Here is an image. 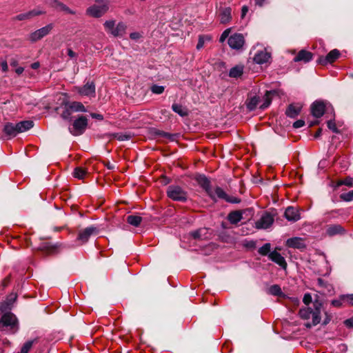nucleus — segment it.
<instances>
[{"label": "nucleus", "mask_w": 353, "mask_h": 353, "mask_svg": "<svg viewBox=\"0 0 353 353\" xmlns=\"http://www.w3.org/2000/svg\"><path fill=\"white\" fill-rule=\"evenodd\" d=\"M0 330L11 334L19 330V323L16 316L10 312H6L0 319Z\"/></svg>", "instance_id": "1"}, {"label": "nucleus", "mask_w": 353, "mask_h": 353, "mask_svg": "<svg viewBox=\"0 0 353 353\" xmlns=\"http://www.w3.org/2000/svg\"><path fill=\"white\" fill-rule=\"evenodd\" d=\"M314 310H312L310 307L302 308L299 310V316L303 319H309L312 316V325H316L321 321V309L322 303L319 301L316 300L314 302Z\"/></svg>", "instance_id": "2"}, {"label": "nucleus", "mask_w": 353, "mask_h": 353, "mask_svg": "<svg viewBox=\"0 0 353 353\" xmlns=\"http://www.w3.org/2000/svg\"><path fill=\"white\" fill-rule=\"evenodd\" d=\"M105 30L114 37H121L125 33L126 25L123 22L116 24L114 20L106 21L104 24Z\"/></svg>", "instance_id": "3"}, {"label": "nucleus", "mask_w": 353, "mask_h": 353, "mask_svg": "<svg viewBox=\"0 0 353 353\" xmlns=\"http://www.w3.org/2000/svg\"><path fill=\"white\" fill-rule=\"evenodd\" d=\"M168 196L173 201L185 202L188 199L187 192L180 186L172 185L167 188Z\"/></svg>", "instance_id": "4"}, {"label": "nucleus", "mask_w": 353, "mask_h": 353, "mask_svg": "<svg viewBox=\"0 0 353 353\" xmlns=\"http://www.w3.org/2000/svg\"><path fill=\"white\" fill-rule=\"evenodd\" d=\"M88 123L87 117L81 115L73 121L72 126L69 127V131L74 136L81 135L85 131Z\"/></svg>", "instance_id": "5"}, {"label": "nucleus", "mask_w": 353, "mask_h": 353, "mask_svg": "<svg viewBox=\"0 0 353 353\" xmlns=\"http://www.w3.org/2000/svg\"><path fill=\"white\" fill-rule=\"evenodd\" d=\"M107 3L104 0H97L96 3L88 8L87 12L92 17H100L108 10Z\"/></svg>", "instance_id": "6"}, {"label": "nucleus", "mask_w": 353, "mask_h": 353, "mask_svg": "<svg viewBox=\"0 0 353 353\" xmlns=\"http://www.w3.org/2000/svg\"><path fill=\"white\" fill-rule=\"evenodd\" d=\"M99 232V230L98 228L95 226L92 225L87 227L79 231L77 240L79 241L81 244L85 243L91 236L98 235Z\"/></svg>", "instance_id": "7"}, {"label": "nucleus", "mask_w": 353, "mask_h": 353, "mask_svg": "<svg viewBox=\"0 0 353 353\" xmlns=\"http://www.w3.org/2000/svg\"><path fill=\"white\" fill-rule=\"evenodd\" d=\"M274 217L270 213L265 212L261 217L256 222V228L257 229H267L269 228L274 223Z\"/></svg>", "instance_id": "8"}, {"label": "nucleus", "mask_w": 353, "mask_h": 353, "mask_svg": "<svg viewBox=\"0 0 353 353\" xmlns=\"http://www.w3.org/2000/svg\"><path fill=\"white\" fill-rule=\"evenodd\" d=\"M228 43L231 48L239 50L244 45L245 39L243 34L236 33L229 37Z\"/></svg>", "instance_id": "9"}, {"label": "nucleus", "mask_w": 353, "mask_h": 353, "mask_svg": "<svg viewBox=\"0 0 353 353\" xmlns=\"http://www.w3.org/2000/svg\"><path fill=\"white\" fill-rule=\"evenodd\" d=\"M52 25L48 24V25L34 31V32L31 33L30 35V39L32 41H38V40L42 39L43 37H44L45 36H46L47 34H48L50 33V32L52 30Z\"/></svg>", "instance_id": "10"}, {"label": "nucleus", "mask_w": 353, "mask_h": 353, "mask_svg": "<svg viewBox=\"0 0 353 353\" xmlns=\"http://www.w3.org/2000/svg\"><path fill=\"white\" fill-rule=\"evenodd\" d=\"M326 105L323 101H316L311 105V112L316 118L321 117L325 112Z\"/></svg>", "instance_id": "11"}, {"label": "nucleus", "mask_w": 353, "mask_h": 353, "mask_svg": "<svg viewBox=\"0 0 353 353\" xmlns=\"http://www.w3.org/2000/svg\"><path fill=\"white\" fill-rule=\"evenodd\" d=\"M78 92L81 96H86L90 98L95 97V85L93 82H88L82 87L77 88Z\"/></svg>", "instance_id": "12"}, {"label": "nucleus", "mask_w": 353, "mask_h": 353, "mask_svg": "<svg viewBox=\"0 0 353 353\" xmlns=\"http://www.w3.org/2000/svg\"><path fill=\"white\" fill-rule=\"evenodd\" d=\"M195 180L199 185L205 190L208 196H212L211 183L208 177H206L204 174H199L196 176Z\"/></svg>", "instance_id": "13"}, {"label": "nucleus", "mask_w": 353, "mask_h": 353, "mask_svg": "<svg viewBox=\"0 0 353 353\" xmlns=\"http://www.w3.org/2000/svg\"><path fill=\"white\" fill-rule=\"evenodd\" d=\"M285 245L288 248L303 250L306 248L305 240L301 237H292L288 239L285 242Z\"/></svg>", "instance_id": "14"}, {"label": "nucleus", "mask_w": 353, "mask_h": 353, "mask_svg": "<svg viewBox=\"0 0 353 353\" xmlns=\"http://www.w3.org/2000/svg\"><path fill=\"white\" fill-rule=\"evenodd\" d=\"M339 51L336 49H334L331 50L325 57H319L318 63L322 65L332 63L339 58Z\"/></svg>", "instance_id": "15"}, {"label": "nucleus", "mask_w": 353, "mask_h": 353, "mask_svg": "<svg viewBox=\"0 0 353 353\" xmlns=\"http://www.w3.org/2000/svg\"><path fill=\"white\" fill-rule=\"evenodd\" d=\"M284 216L288 221L292 222L298 221L301 219L299 210L292 206H289L285 209Z\"/></svg>", "instance_id": "16"}, {"label": "nucleus", "mask_w": 353, "mask_h": 353, "mask_svg": "<svg viewBox=\"0 0 353 353\" xmlns=\"http://www.w3.org/2000/svg\"><path fill=\"white\" fill-rule=\"evenodd\" d=\"M268 258L281 268L285 270L287 268V263L283 256L276 251H272L268 254Z\"/></svg>", "instance_id": "17"}, {"label": "nucleus", "mask_w": 353, "mask_h": 353, "mask_svg": "<svg viewBox=\"0 0 353 353\" xmlns=\"http://www.w3.org/2000/svg\"><path fill=\"white\" fill-rule=\"evenodd\" d=\"M302 109V105L301 103L290 104L285 112L286 115L290 118L296 117Z\"/></svg>", "instance_id": "18"}, {"label": "nucleus", "mask_w": 353, "mask_h": 353, "mask_svg": "<svg viewBox=\"0 0 353 353\" xmlns=\"http://www.w3.org/2000/svg\"><path fill=\"white\" fill-rule=\"evenodd\" d=\"M270 54L264 50L258 51L254 56V61L258 64L267 63L270 59Z\"/></svg>", "instance_id": "19"}, {"label": "nucleus", "mask_w": 353, "mask_h": 353, "mask_svg": "<svg viewBox=\"0 0 353 353\" xmlns=\"http://www.w3.org/2000/svg\"><path fill=\"white\" fill-rule=\"evenodd\" d=\"M312 59V54L307 50H301L298 54L294 57L295 62L303 61L305 63L309 62Z\"/></svg>", "instance_id": "20"}, {"label": "nucleus", "mask_w": 353, "mask_h": 353, "mask_svg": "<svg viewBox=\"0 0 353 353\" xmlns=\"http://www.w3.org/2000/svg\"><path fill=\"white\" fill-rule=\"evenodd\" d=\"M212 196H209L212 200L216 201L217 199H221L223 200H226L228 197V194L225 192V191L219 188L216 187L214 190L211 189Z\"/></svg>", "instance_id": "21"}, {"label": "nucleus", "mask_w": 353, "mask_h": 353, "mask_svg": "<svg viewBox=\"0 0 353 353\" xmlns=\"http://www.w3.org/2000/svg\"><path fill=\"white\" fill-rule=\"evenodd\" d=\"M243 219V212L241 210L232 211L228 215V220L232 224H236Z\"/></svg>", "instance_id": "22"}, {"label": "nucleus", "mask_w": 353, "mask_h": 353, "mask_svg": "<svg viewBox=\"0 0 353 353\" xmlns=\"http://www.w3.org/2000/svg\"><path fill=\"white\" fill-rule=\"evenodd\" d=\"M3 132L6 134L10 137H15L18 133V130L17 128V124H14L12 123H7L3 128Z\"/></svg>", "instance_id": "23"}, {"label": "nucleus", "mask_w": 353, "mask_h": 353, "mask_svg": "<svg viewBox=\"0 0 353 353\" xmlns=\"http://www.w3.org/2000/svg\"><path fill=\"white\" fill-rule=\"evenodd\" d=\"M42 13L43 12L41 11L33 10L28 11L25 13H21V14H18L16 17V19L19 21L30 19H32V17L39 15Z\"/></svg>", "instance_id": "24"}, {"label": "nucleus", "mask_w": 353, "mask_h": 353, "mask_svg": "<svg viewBox=\"0 0 353 353\" xmlns=\"http://www.w3.org/2000/svg\"><path fill=\"white\" fill-rule=\"evenodd\" d=\"M345 232L344 228L340 225H331L327 228L326 233L329 236H334L338 234H343Z\"/></svg>", "instance_id": "25"}, {"label": "nucleus", "mask_w": 353, "mask_h": 353, "mask_svg": "<svg viewBox=\"0 0 353 353\" xmlns=\"http://www.w3.org/2000/svg\"><path fill=\"white\" fill-rule=\"evenodd\" d=\"M34 123L32 121H23L17 123V128L19 133H21L31 129Z\"/></svg>", "instance_id": "26"}, {"label": "nucleus", "mask_w": 353, "mask_h": 353, "mask_svg": "<svg viewBox=\"0 0 353 353\" xmlns=\"http://www.w3.org/2000/svg\"><path fill=\"white\" fill-rule=\"evenodd\" d=\"M244 67L242 65H237L232 68L229 72V77L231 78L237 79L242 76L243 73Z\"/></svg>", "instance_id": "27"}, {"label": "nucleus", "mask_w": 353, "mask_h": 353, "mask_svg": "<svg viewBox=\"0 0 353 353\" xmlns=\"http://www.w3.org/2000/svg\"><path fill=\"white\" fill-rule=\"evenodd\" d=\"M172 110L177 113L181 117H186L188 115V109L181 104L173 103L172 105Z\"/></svg>", "instance_id": "28"}, {"label": "nucleus", "mask_w": 353, "mask_h": 353, "mask_svg": "<svg viewBox=\"0 0 353 353\" xmlns=\"http://www.w3.org/2000/svg\"><path fill=\"white\" fill-rule=\"evenodd\" d=\"M68 104L69 105V107H70V110H72V112H87L85 107L81 102L72 101L70 103H68Z\"/></svg>", "instance_id": "29"}, {"label": "nucleus", "mask_w": 353, "mask_h": 353, "mask_svg": "<svg viewBox=\"0 0 353 353\" xmlns=\"http://www.w3.org/2000/svg\"><path fill=\"white\" fill-rule=\"evenodd\" d=\"M267 292L269 294L273 295V296H278L281 297H284L285 294L282 292L281 287L279 285H271L267 290Z\"/></svg>", "instance_id": "30"}, {"label": "nucleus", "mask_w": 353, "mask_h": 353, "mask_svg": "<svg viewBox=\"0 0 353 353\" xmlns=\"http://www.w3.org/2000/svg\"><path fill=\"white\" fill-rule=\"evenodd\" d=\"M231 12L232 10L230 8H225L223 9L220 13V21L222 23H228L231 19Z\"/></svg>", "instance_id": "31"}, {"label": "nucleus", "mask_w": 353, "mask_h": 353, "mask_svg": "<svg viewBox=\"0 0 353 353\" xmlns=\"http://www.w3.org/2000/svg\"><path fill=\"white\" fill-rule=\"evenodd\" d=\"M142 221V217L137 215H129L127 217V222L134 227H137Z\"/></svg>", "instance_id": "32"}, {"label": "nucleus", "mask_w": 353, "mask_h": 353, "mask_svg": "<svg viewBox=\"0 0 353 353\" xmlns=\"http://www.w3.org/2000/svg\"><path fill=\"white\" fill-rule=\"evenodd\" d=\"M259 97H256V96L249 99L246 102V105H247L248 109L249 110H254L256 108V106L259 103Z\"/></svg>", "instance_id": "33"}, {"label": "nucleus", "mask_w": 353, "mask_h": 353, "mask_svg": "<svg viewBox=\"0 0 353 353\" xmlns=\"http://www.w3.org/2000/svg\"><path fill=\"white\" fill-rule=\"evenodd\" d=\"M271 245L270 243H265L262 247H261L258 252L263 256L268 255L271 252Z\"/></svg>", "instance_id": "34"}, {"label": "nucleus", "mask_w": 353, "mask_h": 353, "mask_svg": "<svg viewBox=\"0 0 353 353\" xmlns=\"http://www.w3.org/2000/svg\"><path fill=\"white\" fill-rule=\"evenodd\" d=\"M72 112H73L70 110L69 105L66 103L65 110L61 113V117L64 120H70Z\"/></svg>", "instance_id": "35"}, {"label": "nucleus", "mask_w": 353, "mask_h": 353, "mask_svg": "<svg viewBox=\"0 0 353 353\" xmlns=\"http://www.w3.org/2000/svg\"><path fill=\"white\" fill-rule=\"evenodd\" d=\"M35 341H37V339L26 342L21 349V353H28Z\"/></svg>", "instance_id": "36"}, {"label": "nucleus", "mask_w": 353, "mask_h": 353, "mask_svg": "<svg viewBox=\"0 0 353 353\" xmlns=\"http://www.w3.org/2000/svg\"><path fill=\"white\" fill-rule=\"evenodd\" d=\"M86 174V172L81 168H76L74 170V176L79 179H83Z\"/></svg>", "instance_id": "37"}, {"label": "nucleus", "mask_w": 353, "mask_h": 353, "mask_svg": "<svg viewBox=\"0 0 353 353\" xmlns=\"http://www.w3.org/2000/svg\"><path fill=\"white\" fill-rule=\"evenodd\" d=\"M272 94V91H267L266 94L264 97V103L261 105V109H265L268 108L271 103L270 94Z\"/></svg>", "instance_id": "38"}, {"label": "nucleus", "mask_w": 353, "mask_h": 353, "mask_svg": "<svg viewBox=\"0 0 353 353\" xmlns=\"http://www.w3.org/2000/svg\"><path fill=\"white\" fill-rule=\"evenodd\" d=\"M340 198L347 202H350L353 201V190H351L348 192L343 193L340 195Z\"/></svg>", "instance_id": "39"}, {"label": "nucleus", "mask_w": 353, "mask_h": 353, "mask_svg": "<svg viewBox=\"0 0 353 353\" xmlns=\"http://www.w3.org/2000/svg\"><path fill=\"white\" fill-rule=\"evenodd\" d=\"M342 185H345L348 187H352L353 185V179L350 177H348L345 179L344 180H341L337 183V186H340Z\"/></svg>", "instance_id": "40"}, {"label": "nucleus", "mask_w": 353, "mask_h": 353, "mask_svg": "<svg viewBox=\"0 0 353 353\" xmlns=\"http://www.w3.org/2000/svg\"><path fill=\"white\" fill-rule=\"evenodd\" d=\"M165 90L164 86L159 85H153L151 87V91L157 94H160L163 92Z\"/></svg>", "instance_id": "41"}, {"label": "nucleus", "mask_w": 353, "mask_h": 353, "mask_svg": "<svg viewBox=\"0 0 353 353\" xmlns=\"http://www.w3.org/2000/svg\"><path fill=\"white\" fill-rule=\"evenodd\" d=\"M11 306L10 303L5 301L0 305V311L5 313L8 312L11 310Z\"/></svg>", "instance_id": "42"}, {"label": "nucleus", "mask_w": 353, "mask_h": 353, "mask_svg": "<svg viewBox=\"0 0 353 353\" xmlns=\"http://www.w3.org/2000/svg\"><path fill=\"white\" fill-rule=\"evenodd\" d=\"M115 137L119 141H128V140L130 139L131 135L130 134H127V133H125V134L120 133V134H117L115 135Z\"/></svg>", "instance_id": "43"}, {"label": "nucleus", "mask_w": 353, "mask_h": 353, "mask_svg": "<svg viewBox=\"0 0 353 353\" xmlns=\"http://www.w3.org/2000/svg\"><path fill=\"white\" fill-rule=\"evenodd\" d=\"M327 128L331 130L333 132L337 133L338 129L336 126V123L334 122V119H330L327 121Z\"/></svg>", "instance_id": "44"}, {"label": "nucleus", "mask_w": 353, "mask_h": 353, "mask_svg": "<svg viewBox=\"0 0 353 353\" xmlns=\"http://www.w3.org/2000/svg\"><path fill=\"white\" fill-rule=\"evenodd\" d=\"M205 37H204V36H199V41H198L197 45H196L197 50H201L203 47L204 43H205ZM206 38L208 39H210V38H208V37H206Z\"/></svg>", "instance_id": "45"}, {"label": "nucleus", "mask_w": 353, "mask_h": 353, "mask_svg": "<svg viewBox=\"0 0 353 353\" xmlns=\"http://www.w3.org/2000/svg\"><path fill=\"white\" fill-rule=\"evenodd\" d=\"M312 301V296L309 293H306L304 294L303 302L306 305H308Z\"/></svg>", "instance_id": "46"}, {"label": "nucleus", "mask_w": 353, "mask_h": 353, "mask_svg": "<svg viewBox=\"0 0 353 353\" xmlns=\"http://www.w3.org/2000/svg\"><path fill=\"white\" fill-rule=\"evenodd\" d=\"M17 299V295L16 294H10L6 299V301H8V303H10V305H12L13 304V303Z\"/></svg>", "instance_id": "47"}, {"label": "nucleus", "mask_w": 353, "mask_h": 353, "mask_svg": "<svg viewBox=\"0 0 353 353\" xmlns=\"http://www.w3.org/2000/svg\"><path fill=\"white\" fill-rule=\"evenodd\" d=\"M230 33V29L225 30L220 37V42H223L228 37Z\"/></svg>", "instance_id": "48"}, {"label": "nucleus", "mask_w": 353, "mask_h": 353, "mask_svg": "<svg viewBox=\"0 0 353 353\" xmlns=\"http://www.w3.org/2000/svg\"><path fill=\"white\" fill-rule=\"evenodd\" d=\"M304 125H305V121L303 120L300 119V120L296 121L293 123V127L294 128H299L304 126Z\"/></svg>", "instance_id": "49"}, {"label": "nucleus", "mask_w": 353, "mask_h": 353, "mask_svg": "<svg viewBox=\"0 0 353 353\" xmlns=\"http://www.w3.org/2000/svg\"><path fill=\"white\" fill-rule=\"evenodd\" d=\"M0 66H1V69L2 72H8V65L6 60H3L1 62Z\"/></svg>", "instance_id": "50"}, {"label": "nucleus", "mask_w": 353, "mask_h": 353, "mask_svg": "<svg viewBox=\"0 0 353 353\" xmlns=\"http://www.w3.org/2000/svg\"><path fill=\"white\" fill-rule=\"evenodd\" d=\"M225 201L231 203H239L240 202V199H239L238 198L230 197V196H228Z\"/></svg>", "instance_id": "51"}, {"label": "nucleus", "mask_w": 353, "mask_h": 353, "mask_svg": "<svg viewBox=\"0 0 353 353\" xmlns=\"http://www.w3.org/2000/svg\"><path fill=\"white\" fill-rule=\"evenodd\" d=\"M67 53H68V55L71 59H74V58H76L77 57V54L76 52H74L71 48H68L67 50Z\"/></svg>", "instance_id": "52"}, {"label": "nucleus", "mask_w": 353, "mask_h": 353, "mask_svg": "<svg viewBox=\"0 0 353 353\" xmlns=\"http://www.w3.org/2000/svg\"><path fill=\"white\" fill-rule=\"evenodd\" d=\"M344 324L348 327H353V318L348 319L344 321Z\"/></svg>", "instance_id": "53"}, {"label": "nucleus", "mask_w": 353, "mask_h": 353, "mask_svg": "<svg viewBox=\"0 0 353 353\" xmlns=\"http://www.w3.org/2000/svg\"><path fill=\"white\" fill-rule=\"evenodd\" d=\"M317 283L319 287L325 288L327 287V283L325 282L322 279L319 278L317 279Z\"/></svg>", "instance_id": "54"}, {"label": "nucleus", "mask_w": 353, "mask_h": 353, "mask_svg": "<svg viewBox=\"0 0 353 353\" xmlns=\"http://www.w3.org/2000/svg\"><path fill=\"white\" fill-rule=\"evenodd\" d=\"M332 305L334 307H340L342 305L341 300L336 299L332 301Z\"/></svg>", "instance_id": "55"}, {"label": "nucleus", "mask_w": 353, "mask_h": 353, "mask_svg": "<svg viewBox=\"0 0 353 353\" xmlns=\"http://www.w3.org/2000/svg\"><path fill=\"white\" fill-rule=\"evenodd\" d=\"M343 298H346L350 304L353 305V294H347L343 296Z\"/></svg>", "instance_id": "56"}, {"label": "nucleus", "mask_w": 353, "mask_h": 353, "mask_svg": "<svg viewBox=\"0 0 353 353\" xmlns=\"http://www.w3.org/2000/svg\"><path fill=\"white\" fill-rule=\"evenodd\" d=\"M194 239H199L201 237L200 230L194 231L191 233Z\"/></svg>", "instance_id": "57"}, {"label": "nucleus", "mask_w": 353, "mask_h": 353, "mask_svg": "<svg viewBox=\"0 0 353 353\" xmlns=\"http://www.w3.org/2000/svg\"><path fill=\"white\" fill-rule=\"evenodd\" d=\"M248 12V6H243V8L241 9V17L243 18L246 15Z\"/></svg>", "instance_id": "58"}, {"label": "nucleus", "mask_w": 353, "mask_h": 353, "mask_svg": "<svg viewBox=\"0 0 353 353\" xmlns=\"http://www.w3.org/2000/svg\"><path fill=\"white\" fill-rule=\"evenodd\" d=\"M90 115L92 118L97 119L99 120H102L103 119V116L100 114L92 113Z\"/></svg>", "instance_id": "59"}, {"label": "nucleus", "mask_w": 353, "mask_h": 353, "mask_svg": "<svg viewBox=\"0 0 353 353\" xmlns=\"http://www.w3.org/2000/svg\"><path fill=\"white\" fill-rule=\"evenodd\" d=\"M140 37V34L138 32H132L130 34V37L132 39H139Z\"/></svg>", "instance_id": "60"}, {"label": "nucleus", "mask_w": 353, "mask_h": 353, "mask_svg": "<svg viewBox=\"0 0 353 353\" xmlns=\"http://www.w3.org/2000/svg\"><path fill=\"white\" fill-rule=\"evenodd\" d=\"M325 320L323 321V324L324 325H327L331 320V318L332 316L330 315H328V314L327 312H325Z\"/></svg>", "instance_id": "61"}, {"label": "nucleus", "mask_w": 353, "mask_h": 353, "mask_svg": "<svg viewBox=\"0 0 353 353\" xmlns=\"http://www.w3.org/2000/svg\"><path fill=\"white\" fill-rule=\"evenodd\" d=\"M23 71L24 68L23 67H18L15 70V72L19 75L21 74L23 72Z\"/></svg>", "instance_id": "62"}, {"label": "nucleus", "mask_w": 353, "mask_h": 353, "mask_svg": "<svg viewBox=\"0 0 353 353\" xmlns=\"http://www.w3.org/2000/svg\"><path fill=\"white\" fill-rule=\"evenodd\" d=\"M10 65L12 66V67H16L17 65H18V61L15 59H12L10 60Z\"/></svg>", "instance_id": "63"}, {"label": "nucleus", "mask_w": 353, "mask_h": 353, "mask_svg": "<svg viewBox=\"0 0 353 353\" xmlns=\"http://www.w3.org/2000/svg\"><path fill=\"white\" fill-rule=\"evenodd\" d=\"M40 66V63L39 62H34L33 63L31 64V68L34 70H36V69H38Z\"/></svg>", "instance_id": "64"}]
</instances>
